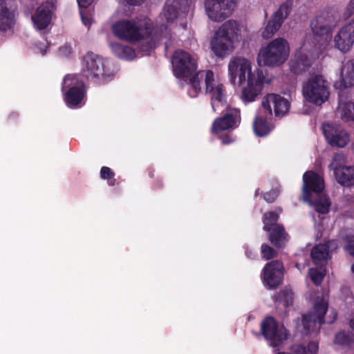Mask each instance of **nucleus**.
I'll list each match as a JSON object with an SVG mask.
<instances>
[{"label": "nucleus", "instance_id": "obj_1", "mask_svg": "<svg viewBox=\"0 0 354 354\" xmlns=\"http://www.w3.org/2000/svg\"><path fill=\"white\" fill-rule=\"evenodd\" d=\"M230 81L233 85H243L241 100L245 103L254 102L260 95L265 82L261 70H252V63L243 57H234L228 64Z\"/></svg>", "mask_w": 354, "mask_h": 354}, {"label": "nucleus", "instance_id": "obj_2", "mask_svg": "<svg viewBox=\"0 0 354 354\" xmlns=\"http://www.w3.org/2000/svg\"><path fill=\"white\" fill-rule=\"evenodd\" d=\"M188 94L196 97L205 85V93L210 99L214 112H218L225 106L227 101V92L224 84L212 71H200L189 80Z\"/></svg>", "mask_w": 354, "mask_h": 354}, {"label": "nucleus", "instance_id": "obj_3", "mask_svg": "<svg viewBox=\"0 0 354 354\" xmlns=\"http://www.w3.org/2000/svg\"><path fill=\"white\" fill-rule=\"evenodd\" d=\"M303 198L313 205L315 211L326 214L330 203L329 198L322 193L324 188V179L314 171H306L303 176Z\"/></svg>", "mask_w": 354, "mask_h": 354}, {"label": "nucleus", "instance_id": "obj_4", "mask_svg": "<svg viewBox=\"0 0 354 354\" xmlns=\"http://www.w3.org/2000/svg\"><path fill=\"white\" fill-rule=\"evenodd\" d=\"M112 30L115 37L127 41H137L152 32L149 20H120L114 24Z\"/></svg>", "mask_w": 354, "mask_h": 354}, {"label": "nucleus", "instance_id": "obj_5", "mask_svg": "<svg viewBox=\"0 0 354 354\" xmlns=\"http://www.w3.org/2000/svg\"><path fill=\"white\" fill-rule=\"evenodd\" d=\"M290 46L286 39L279 37L262 48L257 56L259 65L279 66L288 58Z\"/></svg>", "mask_w": 354, "mask_h": 354}, {"label": "nucleus", "instance_id": "obj_6", "mask_svg": "<svg viewBox=\"0 0 354 354\" xmlns=\"http://www.w3.org/2000/svg\"><path fill=\"white\" fill-rule=\"evenodd\" d=\"M82 75L97 83L113 77V74L104 59L93 53H88L84 57Z\"/></svg>", "mask_w": 354, "mask_h": 354}, {"label": "nucleus", "instance_id": "obj_7", "mask_svg": "<svg viewBox=\"0 0 354 354\" xmlns=\"http://www.w3.org/2000/svg\"><path fill=\"white\" fill-rule=\"evenodd\" d=\"M329 86V82L323 75L311 76L304 85V97L308 102L320 106L328 99Z\"/></svg>", "mask_w": 354, "mask_h": 354}, {"label": "nucleus", "instance_id": "obj_8", "mask_svg": "<svg viewBox=\"0 0 354 354\" xmlns=\"http://www.w3.org/2000/svg\"><path fill=\"white\" fill-rule=\"evenodd\" d=\"M190 10L189 0H167L158 17V24L162 31L171 24L181 14H188Z\"/></svg>", "mask_w": 354, "mask_h": 354}, {"label": "nucleus", "instance_id": "obj_9", "mask_svg": "<svg viewBox=\"0 0 354 354\" xmlns=\"http://www.w3.org/2000/svg\"><path fill=\"white\" fill-rule=\"evenodd\" d=\"M293 4L292 0H286L279 5L278 8L270 16L261 32V36L263 39H270L277 32L283 22L290 15Z\"/></svg>", "mask_w": 354, "mask_h": 354}, {"label": "nucleus", "instance_id": "obj_10", "mask_svg": "<svg viewBox=\"0 0 354 354\" xmlns=\"http://www.w3.org/2000/svg\"><path fill=\"white\" fill-rule=\"evenodd\" d=\"M236 0H205V14L213 22H221L230 17L236 8Z\"/></svg>", "mask_w": 354, "mask_h": 354}, {"label": "nucleus", "instance_id": "obj_11", "mask_svg": "<svg viewBox=\"0 0 354 354\" xmlns=\"http://www.w3.org/2000/svg\"><path fill=\"white\" fill-rule=\"evenodd\" d=\"M69 88L65 94V102L68 106L76 108L79 106L85 96L86 91L82 81L76 75H67L63 80L62 89Z\"/></svg>", "mask_w": 354, "mask_h": 354}, {"label": "nucleus", "instance_id": "obj_12", "mask_svg": "<svg viewBox=\"0 0 354 354\" xmlns=\"http://www.w3.org/2000/svg\"><path fill=\"white\" fill-rule=\"evenodd\" d=\"M171 62L177 77H191L197 69L196 58L183 50L175 51Z\"/></svg>", "mask_w": 354, "mask_h": 354}, {"label": "nucleus", "instance_id": "obj_13", "mask_svg": "<svg viewBox=\"0 0 354 354\" xmlns=\"http://www.w3.org/2000/svg\"><path fill=\"white\" fill-rule=\"evenodd\" d=\"M338 20L334 12H326L317 15L310 24L313 33L319 37L324 38L327 44Z\"/></svg>", "mask_w": 354, "mask_h": 354}, {"label": "nucleus", "instance_id": "obj_14", "mask_svg": "<svg viewBox=\"0 0 354 354\" xmlns=\"http://www.w3.org/2000/svg\"><path fill=\"white\" fill-rule=\"evenodd\" d=\"M261 330L264 337L272 347H277L287 339L288 333L283 325H279L273 317L266 318L261 324Z\"/></svg>", "mask_w": 354, "mask_h": 354}, {"label": "nucleus", "instance_id": "obj_15", "mask_svg": "<svg viewBox=\"0 0 354 354\" xmlns=\"http://www.w3.org/2000/svg\"><path fill=\"white\" fill-rule=\"evenodd\" d=\"M327 310L328 301L324 298L317 297L313 311L303 316L302 324L306 333L319 329L320 326L324 323V315Z\"/></svg>", "mask_w": 354, "mask_h": 354}, {"label": "nucleus", "instance_id": "obj_16", "mask_svg": "<svg viewBox=\"0 0 354 354\" xmlns=\"http://www.w3.org/2000/svg\"><path fill=\"white\" fill-rule=\"evenodd\" d=\"M290 102L280 95L270 93L261 102V111L266 117H271L274 111L276 117L281 118L289 111Z\"/></svg>", "mask_w": 354, "mask_h": 354}, {"label": "nucleus", "instance_id": "obj_17", "mask_svg": "<svg viewBox=\"0 0 354 354\" xmlns=\"http://www.w3.org/2000/svg\"><path fill=\"white\" fill-rule=\"evenodd\" d=\"M279 215L274 212H268L263 216V230L270 232V241L277 247H281L286 241L287 234L283 226L277 223Z\"/></svg>", "mask_w": 354, "mask_h": 354}, {"label": "nucleus", "instance_id": "obj_18", "mask_svg": "<svg viewBox=\"0 0 354 354\" xmlns=\"http://www.w3.org/2000/svg\"><path fill=\"white\" fill-rule=\"evenodd\" d=\"M352 17L333 37L334 47L343 53L348 52L354 45V17Z\"/></svg>", "mask_w": 354, "mask_h": 354}, {"label": "nucleus", "instance_id": "obj_19", "mask_svg": "<svg viewBox=\"0 0 354 354\" xmlns=\"http://www.w3.org/2000/svg\"><path fill=\"white\" fill-rule=\"evenodd\" d=\"M54 10L55 5L52 0L39 6L32 15L34 27L39 30L46 29L51 21Z\"/></svg>", "mask_w": 354, "mask_h": 354}, {"label": "nucleus", "instance_id": "obj_20", "mask_svg": "<svg viewBox=\"0 0 354 354\" xmlns=\"http://www.w3.org/2000/svg\"><path fill=\"white\" fill-rule=\"evenodd\" d=\"M263 272L264 284L270 289L274 288L282 281L283 266L281 261H272L265 266Z\"/></svg>", "mask_w": 354, "mask_h": 354}, {"label": "nucleus", "instance_id": "obj_21", "mask_svg": "<svg viewBox=\"0 0 354 354\" xmlns=\"http://www.w3.org/2000/svg\"><path fill=\"white\" fill-rule=\"evenodd\" d=\"M322 130L328 142L333 147H344L349 142L348 133L340 127L324 123Z\"/></svg>", "mask_w": 354, "mask_h": 354}, {"label": "nucleus", "instance_id": "obj_22", "mask_svg": "<svg viewBox=\"0 0 354 354\" xmlns=\"http://www.w3.org/2000/svg\"><path fill=\"white\" fill-rule=\"evenodd\" d=\"M241 121L240 111L237 109L227 108L221 118H216L212 124V131L219 133L229 129L236 127Z\"/></svg>", "mask_w": 354, "mask_h": 354}, {"label": "nucleus", "instance_id": "obj_23", "mask_svg": "<svg viewBox=\"0 0 354 354\" xmlns=\"http://www.w3.org/2000/svg\"><path fill=\"white\" fill-rule=\"evenodd\" d=\"M354 86V59L343 64L341 70V76L334 86L337 89H344Z\"/></svg>", "mask_w": 354, "mask_h": 354}, {"label": "nucleus", "instance_id": "obj_24", "mask_svg": "<svg viewBox=\"0 0 354 354\" xmlns=\"http://www.w3.org/2000/svg\"><path fill=\"white\" fill-rule=\"evenodd\" d=\"M15 11L8 8L4 0H0V30H10L15 25Z\"/></svg>", "mask_w": 354, "mask_h": 354}, {"label": "nucleus", "instance_id": "obj_25", "mask_svg": "<svg viewBox=\"0 0 354 354\" xmlns=\"http://www.w3.org/2000/svg\"><path fill=\"white\" fill-rule=\"evenodd\" d=\"M233 44L234 43L230 39L219 35L218 32H215L211 41L212 50L218 57H224L233 48Z\"/></svg>", "mask_w": 354, "mask_h": 354}, {"label": "nucleus", "instance_id": "obj_26", "mask_svg": "<svg viewBox=\"0 0 354 354\" xmlns=\"http://www.w3.org/2000/svg\"><path fill=\"white\" fill-rule=\"evenodd\" d=\"M310 65V59L306 53L301 50L295 53L294 57L290 62V70L295 74H299L306 71Z\"/></svg>", "mask_w": 354, "mask_h": 354}, {"label": "nucleus", "instance_id": "obj_27", "mask_svg": "<svg viewBox=\"0 0 354 354\" xmlns=\"http://www.w3.org/2000/svg\"><path fill=\"white\" fill-rule=\"evenodd\" d=\"M337 114L344 122H354V102L344 100V96L339 94Z\"/></svg>", "mask_w": 354, "mask_h": 354}, {"label": "nucleus", "instance_id": "obj_28", "mask_svg": "<svg viewBox=\"0 0 354 354\" xmlns=\"http://www.w3.org/2000/svg\"><path fill=\"white\" fill-rule=\"evenodd\" d=\"M216 32H218L219 35L230 39V40L234 43L236 40H238L240 28L236 21L228 20L223 24Z\"/></svg>", "mask_w": 354, "mask_h": 354}, {"label": "nucleus", "instance_id": "obj_29", "mask_svg": "<svg viewBox=\"0 0 354 354\" xmlns=\"http://www.w3.org/2000/svg\"><path fill=\"white\" fill-rule=\"evenodd\" d=\"M333 243L330 241L326 244H319L312 249L311 257L315 264L322 265L326 262L329 258V245Z\"/></svg>", "mask_w": 354, "mask_h": 354}, {"label": "nucleus", "instance_id": "obj_30", "mask_svg": "<svg viewBox=\"0 0 354 354\" xmlns=\"http://www.w3.org/2000/svg\"><path fill=\"white\" fill-rule=\"evenodd\" d=\"M337 182L344 186L354 184V165L343 167L334 173Z\"/></svg>", "mask_w": 354, "mask_h": 354}, {"label": "nucleus", "instance_id": "obj_31", "mask_svg": "<svg viewBox=\"0 0 354 354\" xmlns=\"http://www.w3.org/2000/svg\"><path fill=\"white\" fill-rule=\"evenodd\" d=\"M260 113L263 115H259L256 117L253 122V129L255 134L258 136H265L271 131V127L266 120L268 117L266 116L261 109Z\"/></svg>", "mask_w": 354, "mask_h": 354}, {"label": "nucleus", "instance_id": "obj_32", "mask_svg": "<svg viewBox=\"0 0 354 354\" xmlns=\"http://www.w3.org/2000/svg\"><path fill=\"white\" fill-rule=\"evenodd\" d=\"M290 350L293 354H316L318 351V344L311 342L307 346L303 344H293Z\"/></svg>", "mask_w": 354, "mask_h": 354}, {"label": "nucleus", "instance_id": "obj_33", "mask_svg": "<svg viewBox=\"0 0 354 354\" xmlns=\"http://www.w3.org/2000/svg\"><path fill=\"white\" fill-rule=\"evenodd\" d=\"M275 302L287 307L292 303L293 293L289 288H284L279 291L275 297Z\"/></svg>", "mask_w": 354, "mask_h": 354}, {"label": "nucleus", "instance_id": "obj_34", "mask_svg": "<svg viewBox=\"0 0 354 354\" xmlns=\"http://www.w3.org/2000/svg\"><path fill=\"white\" fill-rule=\"evenodd\" d=\"M334 342L342 346H349L354 343V334L351 332L340 331L336 334Z\"/></svg>", "mask_w": 354, "mask_h": 354}, {"label": "nucleus", "instance_id": "obj_35", "mask_svg": "<svg viewBox=\"0 0 354 354\" xmlns=\"http://www.w3.org/2000/svg\"><path fill=\"white\" fill-rule=\"evenodd\" d=\"M93 1V0H77L80 7V13L82 23L88 27L91 24V19L90 15L85 9L92 3Z\"/></svg>", "mask_w": 354, "mask_h": 354}, {"label": "nucleus", "instance_id": "obj_36", "mask_svg": "<svg viewBox=\"0 0 354 354\" xmlns=\"http://www.w3.org/2000/svg\"><path fill=\"white\" fill-rule=\"evenodd\" d=\"M308 275L315 285L319 286L324 279L325 272L320 269L310 268Z\"/></svg>", "mask_w": 354, "mask_h": 354}, {"label": "nucleus", "instance_id": "obj_37", "mask_svg": "<svg viewBox=\"0 0 354 354\" xmlns=\"http://www.w3.org/2000/svg\"><path fill=\"white\" fill-rule=\"evenodd\" d=\"M344 160V156L342 153H336L334 155L333 161L329 165L330 170H333L334 173L337 170H339L344 166L342 165Z\"/></svg>", "mask_w": 354, "mask_h": 354}, {"label": "nucleus", "instance_id": "obj_38", "mask_svg": "<svg viewBox=\"0 0 354 354\" xmlns=\"http://www.w3.org/2000/svg\"><path fill=\"white\" fill-rule=\"evenodd\" d=\"M100 176L102 178L107 180L109 185H115L114 173L109 167H102L100 170Z\"/></svg>", "mask_w": 354, "mask_h": 354}, {"label": "nucleus", "instance_id": "obj_39", "mask_svg": "<svg viewBox=\"0 0 354 354\" xmlns=\"http://www.w3.org/2000/svg\"><path fill=\"white\" fill-rule=\"evenodd\" d=\"M261 254L263 259L269 260L276 257L277 251L269 245L263 244L261 245Z\"/></svg>", "mask_w": 354, "mask_h": 354}, {"label": "nucleus", "instance_id": "obj_40", "mask_svg": "<svg viewBox=\"0 0 354 354\" xmlns=\"http://www.w3.org/2000/svg\"><path fill=\"white\" fill-rule=\"evenodd\" d=\"M135 57V51L128 46H124L122 51L121 59L131 60Z\"/></svg>", "mask_w": 354, "mask_h": 354}, {"label": "nucleus", "instance_id": "obj_41", "mask_svg": "<svg viewBox=\"0 0 354 354\" xmlns=\"http://www.w3.org/2000/svg\"><path fill=\"white\" fill-rule=\"evenodd\" d=\"M123 46L118 42H112L110 44V48L112 52L119 58L121 57Z\"/></svg>", "mask_w": 354, "mask_h": 354}, {"label": "nucleus", "instance_id": "obj_42", "mask_svg": "<svg viewBox=\"0 0 354 354\" xmlns=\"http://www.w3.org/2000/svg\"><path fill=\"white\" fill-rule=\"evenodd\" d=\"M278 192L275 189H272L263 194V198L268 203H273L278 196Z\"/></svg>", "mask_w": 354, "mask_h": 354}, {"label": "nucleus", "instance_id": "obj_43", "mask_svg": "<svg viewBox=\"0 0 354 354\" xmlns=\"http://www.w3.org/2000/svg\"><path fill=\"white\" fill-rule=\"evenodd\" d=\"M345 250L349 254L354 256V241H349L345 247Z\"/></svg>", "mask_w": 354, "mask_h": 354}, {"label": "nucleus", "instance_id": "obj_44", "mask_svg": "<svg viewBox=\"0 0 354 354\" xmlns=\"http://www.w3.org/2000/svg\"><path fill=\"white\" fill-rule=\"evenodd\" d=\"M59 53L62 55L67 56L71 53V48L70 46H62L59 48Z\"/></svg>", "mask_w": 354, "mask_h": 354}, {"label": "nucleus", "instance_id": "obj_45", "mask_svg": "<svg viewBox=\"0 0 354 354\" xmlns=\"http://www.w3.org/2000/svg\"><path fill=\"white\" fill-rule=\"evenodd\" d=\"M143 0H125V1L129 3V4H131V5H136V4H138L140 3V2H142Z\"/></svg>", "mask_w": 354, "mask_h": 354}, {"label": "nucleus", "instance_id": "obj_46", "mask_svg": "<svg viewBox=\"0 0 354 354\" xmlns=\"http://www.w3.org/2000/svg\"><path fill=\"white\" fill-rule=\"evenodd\" d=\"M332 313L333 315V317L332 319H329L328 321H327L328 323H333L337 318V314L335 311L333 310L332 311Z\"/></svg>", "mask_w": 354, "mask_h": 354}, {"label": "nucleus", "instance_id": "obj_47", "mask_svg": "<svg viewBox=\"0 0 354 354\" xmlns=\"http://www.w3.org/2000/svg\"><path fill=\"white\" fill-rule=\"evenodd\" d=\"M349 326L351 327V329L354 330V319H351L349 321Z\"/></svg>", "mask_w": 354, "mask_h": 354}, {"label": "nucleus", "instance_id": "obj_48", "mask_svg": "<svg viewBox=\"0 0 354 354\" xmlns=\"http://www.w3.org/2000/svg\"><path fill=\"white\" fill-rule=\"evenodd\" d=\"M246 255L248 256L249 257H251L252 256V252H249V251H246Z\"/></svg>", "mask_w": 354, "mask_h": 354}, {"label": "nucleus", "instance_id": "obj_49", "mask_svg": "<svg viewBox=\"0 0 354 354\" xmlns=\"http://www.w3.org/2000/svg\"><path fill=\"white\" fill-rule=\"evenodd\" d=\"M41 53H42V55H44V54L46 53V50H41Z\"/></svg>", "mask_w": 354, "mask_h": 354}, {"label": "nucleus", "instance_id": "obj_50", "mask_svg": "<svg viewBox=\"0 0 354 354\" xmlns=\"http://www.w3.org/2000/svg\"><path fill=\"white\" fill-rule=\"evenodd\" d=\"M351 270L352 271L354 272V263L353 264L352 267H351Z\"/></svg>", "mask_w": 354, "mask_h": 354}]
</instances>
